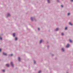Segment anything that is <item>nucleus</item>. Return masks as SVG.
<instances>
[{"instance_id":"obj_1","label":"nucleus","mask_w":73,"mask_h":73,"mask_svg":"<svg viewBox=\"0 0 73 73\" xmlns=\"http://www.w3.org/2000/svg\"><path fill=\"white\" fill-rule=\"evenodd\" d=\"M3 55H4L5 56H7V54L5 53H4V52L3 53Z\"/></svg>"},{"instance_id":"obj_2","label":"nucleus","mask_w":73,"mask_h":73,"mask_svg":"<svg viewBox=\"0 0 73 73\" xmlns=\"http://www.w3.org/2000/svg\"><path fill=\"white\" fill-rule=\"evenodd\" d=\"M69 46V44H67L66 46V48H68Z\"/></svg>"},{"instance_id":"obj_3","label":"nucleus","mask_w":73,"mask_h":73,"mask_svg":"<svg viewBox=\"0 0 73 73\" xmlns=\"http://www.w3.org/2000/svg\"><path fill=\"white\" fill-rule=\"evenodd\" d=\"M11 64L12 66H13V63H12V62H11Z\"/></svg>"},{"instance_id":"obj_4","label":"nucleus","mask_w":73,"mask_h":73,"mask_svg":"<svg viewBox=\"0 0 73 73\" xmlns=\"http://www.w3.org/2000/svg\"><path fill=\"white\" fill-rule=\"evenodd\" d=\"M13 37H15V33H14L13 34Z\"/></svg>"},{"instance_id":"obj_5","label":"nucleus","mask_w":73,"mask_h":73,"mask_svg":"<svg viewBox=\"0 0 73 73\" xmlns=\"http://www.w3.org/2000/svg\"><path fill=\"white\" fill-rule=\"evenodd\" d=\"M69 25H73V24L72 23H71L70 22H69Z\"/></svg>"},{"instance_id":"obj_6","label":"nucleus","mask_w":73,"mask_h":73,"mask_svg":"<svg viewBox=\"0 0 73 73\" xmlns=\"http://www.w3.org/2000/svg\"><path fill=\"white\" fill-rule=\"evenodd\" d=\"M58 29H59V28H56V29L55 30V31H58Z\"/></svg>"},{"instance_id":"obj_7","label":"nucleus","mask_w":73,"mask_h":73,"mask_svg":"<svg viewBox=\"0 0 73 73\" xmlns=\"http://www.w3.org/2000/svg\"><path fill=\"white\" fill-rule=\"evenodd\" d=\"M18 60H19V61H20V58L19 57H18Z\"/></svg>"},{"instance_id":"obj_8","label":"nucleus","mask_w":73,"mask_h":73,"mask_svg":"<svg viewBox=\"0 0 73 73\" xmlns=\"http://www.w3.org/2000/svg\"><path fill=\"white\" fill-rule=\"evenodd\" d=\"M6 66L7 67H9V64H6Z\"/></svg>"},{"instance_id":"obj_9","label":"nucleus","mask_w":73,"mask_h":73,"mask_svg":"<svg viewBox=\"0 0 73 73\" xmlns=\"http://www.w3.org/2000/svg\"><path fill=\"white\" fill-rule=\"evenodd\" d=\"M7 16H10V14L8 13L7 14Z\"/></svg>"},{"instance_id":"obj_10","label":"nucleus","mask_w":73,"mask_h":73,"mask_svg":"<svg viewBox=\"0 0 73 73\" xmlns=\"http://www.w3.org/2000/svg\"><path fill=\"white\" fill-rule=\"evenodd\" d=\"M62 51H63V52H64V49L62 48Z\"/></svg>"},{"instance_id":"obj_11","label":"nucleus","mask_w":73,"mask_h":73,"mask_svg":"<svg viewBox=\"0 0 73 73\" xmlns=\"http://www.w3.org/2000/svg\"><path fill=\"white\" fill-rule=\"evenodd\" d=\"M47 2H48V3H50V1H49V0H47Z\"/></svg>"},{"instance_id":"obj_12","label":"nucleus","mask_w":73,"mask_h":73,"mask_svg":"<svg viewBox=\"0 0 73 73\" xmlns=\"http://www.w3.org/2000/svg\"><path fill=\"white\" fill-rule=\"evenodd\" d=\"M69 41H70V42H72V41L70 40V39L69 40Z\"/></svg>"},{"instance_id":"obj_13","label":"nucleus","mask_w":73,"mask_h":73,"mask_svg":"<svg viewBox=\"0 0 73 73\" xmlns=\"http://www.w3.org/2000/svg\"><path fill=\"white\" fill-rule=\"evenodd\" d=\"M15 39V40H17V37H16Z\"/></svg>"},{"instance_id":"obj_14","label":"nucleus","mask_w":73,"mask_h":73,"mask_svg":"<svg viewBox=\"0 0 73 73\" xmlns=\"http://www.w3.org/2000/svg\"><path fill=\"white\" fill-rule=\"evenodd\" d=\"M41 72V71H38V73H40V72Z\"/></svg>"},{"instance_id":"obj_15","label":"nucleus","mask_w":73,"mask_h":73,"mask_svg":"<svg viewBox=\"0 0 73 73\" xmlns=\"http://www.w3.org/2000/svg\"><path fill=\"white\" fill-rule=\"evenodd\" d=\"M61 35H62V36H63V35H64V33H62L61 34Z\"/></svg>"},{"instance_id":"obj_16","label":"nucleus","mask_w":73,"mask_h":73,"mask_svg":"<svg viewBox=\"0 0 73 73\" xmlns=\"http://www.w3.org/2000/svg\"><path fill=\"white\" fill-rule=\"evenodd\" d=\"M2 70V72H5V70Z\"/></svg>"},{"instance_id":"obj_17","label":"nucleus","mask_w":73,"mask_h":73,"mask_svg":"<svg viewBox=\"0 0 73 73\" xmlns=\"http://www.w3.org/2000/svg\"><path fill=\"white\" fill-rule=\"evenodd\" d=\"M41 42H42V40H40V44H41Z\"/></svg>"},{"instance_id":"obj_18","label":"nucleus","mask_w":73,"mask_h":73,"mask_svg":"<svg viewBox=\"0 0 73 73\" xmlns=\"http://www.w3.org/2000/svg\"><path fill=\"white\" fill-rule=\"evenodd\" d=\"M65 30H66V29H67V27H65Z\"/></svg>"},{"instance_id":"obj_19","label":"nucleus","mask_w":73,"mask_h":73,"mask_svg":"<svg viewBox=\"0 0 73 73\" xmlns=\"http://www.w3.org/2000/svg\"><path fill=\"white\" fill-rule=\"evenodd\" d=\"M0 39L1 40H2V38L0 37Z\"/></svg>"},{"instance_id":"obj_20","label":"nucleus","mask_w":73,"mask_h":73,"mask_svg":"<svg viewBox=\"0 0 73 73\" xmlns=\"http://www.w3.org/2000/svg\"><path fill=\"white\" fill-rule=\"evenodd\" d=\"M70 15V14L69 13H68V15Z\"/></svg>"},{"instance_id":"obj_21","label":"nucleus","mask_w":73,"mask_h":73,"mask_svg":"<svg viewBox=\"0 0 73 73\" xmlns=\"http://www.w3.org/2000/svg\"><path fill=\"white\" fill-rule=\"evenodd\" d=\"M1 49L0 48V52H1Z\"/></svg>"},{"instance_id":"obj_22","label":"nucleus","mask_w":73,"mask_h":73,"mask_svg":"<svg viewBox=\"0 0 73 73\" xmlns=\"http://www.w3.org/2000/svg\"><path fill=\"white\" fill-rule=\"evenodd\" d=\"M31 20H32V17L31 18Z\"/></svg>"},{"instance_id":"obj_23","label":"nucleus","mask_w":73,"mask_h":73,"mask_svg":"<svg viewBox=\"0 0 73 73\" xmlns=\"http://www.w3.org/2000/svg\"><path fill=\"white\" fill-rule=\"evenodd\" d=\"M34 62L35 64H36V62H35V61H34Z\"/></svg>"},{"instance_id":"obj_24","label":"nucleus","mask_w":73,"mask_h":73,"mask_svg":"<svg viewBox=\"0 0 73 73\" xmlns=\"http://www.w3.org/2000/svg\"><path fill=\"white\" fill-rule=\"evenodd\" d=\"M61 7H63V6L62 5H61Z\"/></svg>"},{"instance_id":"obj_25","label":"nucleus","mask_w":73,"mask_h":73,"mask_svg":"<svg viewBox=\"0 0 73 73\" xmlns=\"http://www.w3.org/2000/svg\"><path fill=\"white\" fill-rule=\"evenodd\" d=\"M73 0H71V1H73Z\"/></svg>"},{"instance_id":"obj_26","label":"nucleus","mask_w":73,"mask_h":73,"mask_svg":"<svg viewBox=\"0 0 73 73\" xmlns=\"http://www.w3.org/2000/svg\"><path fill=\"white\" fill-rule=\"evenodd\" d=\"M38 30H40V28H38Z\"/></svg>"},{"instance_id":"obj_27","label":"nucleus","mask_w":73,"mask_h":73,"mask_svg":"<svg viewBox=\"0 0 73 73\" xmlns=\"http://www.w3.org/2000/svg\"><path fill=\"white\" fill-rule=\"evenodd\" d=\"M11 56H13V54H11Z\"/></svg>"},{"instance_id":"obj_28","label":"nucleus","mask_w":73,"mask_h":73,"mask_svg":"<svg viewBox=\"0 0 73 73\" xmlns=\"http://www.w3.org/2000/svg\"><path fill=\"white\" fill-rule=\"evenodd\" d=\"M67 73H68L67 72Z\"/></svg>"}]
</instances>
